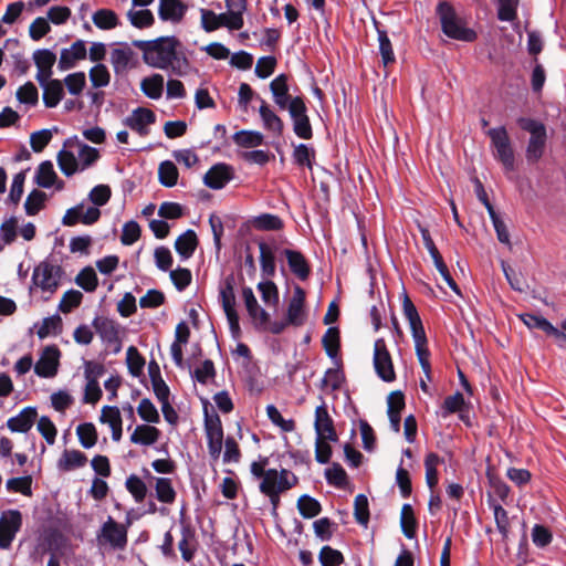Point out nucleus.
Wrapping results in <instances>:
<instances>
[{
	"label": "nucleus",
	"mask_w": 566,
	"mask_h": 566,
	"mask_svg": "<svg viewBox=\"0 0 566 566\" xmlns=\"http://www.w3.org/2000/svg\"><path fill=\"white\" fill-rule=\"evenodd\" d=\"M155 496L159 502L165 504L175 502L176 491L169 478H156Z\"/></svg>",
	"instance_id": "obj_53"
},
{
	"label": "nucleus",
	"mask_w": 566,
	"mask_h": 566,
	"mask_svg": "<svg viewBox=\"0 0 566 566\" xmlns=\"http://www.w3.org/2000/svg\"><path fill=\"white\" fill-rule=\"evenodd\" d=\"M92 326L101 337L102 342L111 347V354L117 355L120 353L123 345L119 337L118 325L113 319L101 317L96 314L92 321Z\"/></svg>",
	"instance_id": "obj_7"
},
{
	"label": "nucleus",
	"mask_w": 566,
	"mask_h": 566,
	"mask_svg": "<svg viewBox=\"0 0 566 566\" xmlns=\"http://www.w3.org/2000/svg\"><path fill=\"white\" fill-rule=\"evenodd\" d=\"M256 97L261 102L259 114L262 119L264 128L266 130L274 133L276 136H282L284 130L283 120L264 99H262L259 95H256Z\"/></svg>",
	"instance_id": "obj_27"
},
{
	"label": "nucleus",
	"mask_w": 566,
	"mask_h": 566,
	"mask_svg": "<svg viewBox=\"0 0 566 566\" xmlns=\"http://www.w3.org/2000/svg\"><path fill=\"white\" fill-rule=\"evenodd\" d=\"M48 199L49 196L44 191L40 189H32L27 196L23 205L25 214L29 217L36 216L42 209H44Z\"/></svg>",
	"instance_id": "obj_40"
},
{
	"label": "nucleus",
	"mask_w": 566,
	"mask_h": 566,
	"mask_svg": "<svg viewBox=\"0 0 566 566\" xmlns=\"http://www.w3.org/2000/svg\"><path fill=\"white\" fill-rule=\"evenodd\" d=\"M74 283L86 293H93L98 286V276L91 265H86L75 276Z\"/></svg>",
	"instance_id": "obj_45"
},
{
	"label": "nucleus",
	"mask_w": 566,
	"mask_h": 566,
	"mask_svg": "<svg viewBox=\"0 0 566 566\" xmlns=\"http://www.w3.org/2000/svg\"><path fill=\"white\" fill-rule=\"evenodd\" d=\"M463 406H465V398L461 391L457 390L444 399L439 415L442 418H448L461 410Z\"/></svg>",
	"instance_id": "obj_61"
},
{
	"label": "nucleus",
	"mask_w": 566,
	"mask_h": 566,
	"mask_svg": "<svg viewBox=\"0 0 566 566\" xmlns=\"http://www.w3.org/2000/svg\"><path fill=\"white\" fill-rule=\"evenodd\" d=\"M316 151L314 147L310 144L300 143L294 146V150L292 154L293 161L298 167H306L308 169L313 168L315 161Z\"/></svg>",
	"instance_id": "obj_39"
},
{
	"label": "nucleus",
	"mask_w": 566,
	"mask_h": 566,
	"mask_svg": "<svg viewBox=\"0 0 566 566\" xmlns=\"http://www.w3.org/2000/svg\"><path fill=\"white\" fill-rule=\"evenodd\" d=\"M436 14L439 18L441 31L447 38L465 43L474 42L478 39L476 31L467 25L465 19L459 15L450 2L439 1Z\"/></svg>",
	"instance_id": "obj_2"
},
{
	"label": "nucleus",
	"mask_w": 566,
	"mask_h": 566,
	"mask_svg": "<svg viewBox=\"0 0 566 566\" xmlns=\"http://www.w3.org/2000/svg\"><path fill=\"white\" fill-rule=\"evenodd\" d=\"M305 297V291L300 285H295L293 297L286 311V316H289V321L292 322L293 326H301L304 323Z\"/></svg>",
	"instance_id": "obj_22"
},
{
	"label": "nucleus",
	"mask_w": 566,
	"mask_h": 566,
	"mask_svg": "<svg viewBox=\"0 0 566 566\" xmlns=\"http://www.w3.org/2000/svg\"><path fill=\"white\" fill-rule=\"evenodd\" d=\"M235 276L233 273H229L222 281L219 287V302L222 307L237 306L235 300Z\"/></svg>",
	"instance_id": "obj_43"
},
{
	"label": "nucleus",
	"mask_w": 566,
	"mask_h": 566,
	"mask_svg": "<svg viewBox=\"0 0 566 566\" xmlns=\"http://www.w3.org/2000/svg\"><path fill=\"white\" fill-rule=\"evenodd\" d=\"M126 490L132 494L136 503H142L148 494V488L144 482L143 478L132 473L125 481Z\"/></svg>",
	"instance_id": "obj_50"
},
{
	"label": "nucleus",
	"mask_w": 566,
	"mask_h": 566,
	"mask_svg": "<svg viewBox=\"0 0 566 566\" xmlns=\"http://www.w3.org/2000/svg\"><path fill=\"white\" fill-rule=\"evenodd\" d=\"M179 170L172 160H163L158 166V181L166 188H172L178 184Z\"/></svg>",
	"instance_id": "obj_36"
},
{
	"label": "nucleus",
	"mask_w": 566,
	"mask_h": 566,
	"mask_svg": "<svg viewBox=\"0 0 566 566\" xmlns=\"http://www.w3.org/2000/svg\"><path fill=\"white\" fill-rule=\"evenodd\" d=\"M231 138L235 145L243 148H254L264 144V135L253 129L238 130Z\"/></svg>",
	"instance_id": "obj_34"
},
{
	"label": "nucleus",
	"mask_w": 566,
	"mask_h": 566,
	"mask_svg": "<svg viewBox=\"0 0 566 566\" xmlns=\"http://www.w3.org/2000/svg\"><path fill=\"white\" fill-rule=\"evenodd\" d=\"M151 424L153 423L147 422L137 424L129 437L130 442L143 447L155 444L158 441L161 432L157 427Z\"/></svg>",
	"instance_id": "obj_26"
},
{
	"label": "nucleus",
	"mask_w": 566,
	"mask_h": 566,
	"mask_svg": "<svg viewBox=\"0 0 566 566\" xmlns=\"http://www.w3.org/2000/svg\"><path fill=\"white\" fill-rule=\"evenodd\" d=\"M137 413L147 423L157 424L160 422V415L149 398H143L137 407Z\"/></svg>",
	"instance_id": "obj_63"
},
{
	"label": "nucleus",
	"mask_w": 566,
	"mask_h": 566,
	"mask_svg": "<svg viewBox=\"0 0 566 566\" xmlns=\"http://www.w3.org/2000/svg\"><path fill=\"white\" fill-rule=\"evenodd\" d=\"M97 541L99 545L107 543L113 549L123 551L127 546V528L108 516L97 533Z\"/></svg>",
	"instance_id": "obj_5"
},
{
	"label": "nucleus",
	"mask_w": 566,
	"mask_h": 566,
	"mask_svg": "<svg viewBox=\"0 0 566 566\" xmlns=\"http://www.w3.org/2000/svg\"><path fill=\"white\" fill-rule=\"evenodd\" d=\"M56 179L57 175L54 170L53 163L49 159L40 163L35 170L33 182L40 188L50 189L53 187Z\"/></svg>",
	"instance_id": "obj_32"
},
{
	"label": "nucleus",
	"mask_w": 566,
	"mask_h": 566,
	"mask_svg": "<svg viewBox=\"0 0 566 566\" xmlns=\"http://www.w3.org/2000/svg\"><path fill=\"white\" fill-rule=\"evenodd\" d=\"M323 348L335 365L340 363L338 352L340 348V335L338 326H329L322 337Z\"/></svg>",
	"instance_id": "obj_28"
},
{
	"label": "nucleus",
	"mask_w": 566,
	"mask_h": 566,
	"mask_svg": "<svg viewBox=\"0 0 566 566\" xmlns=\"http://www.w3.org/2000/svg\"><path fill=\"white\" fill-rule=\"evenodd\" d=\"M400 528L408 539H413L416 537L417 521L413 514V507L409 503H405L402 505L400 513Z\"/></svg>",
	"instance_id": "obj_46"
},
{
	"label": "nucleus",
	"mask_w": 566,
	"mask_h": 566,
	"mask_svg": "<svg viewBox=\"0 0 566 566\" xmlns=\"http://www.w3.org/2000/svg\"><path fill=\"white\" fill-rule=\"evenodd\" d=\"M354 517L359 525L364 527L368 526L370 517L369 501L367 495L364 493H359L355 496Z\"/></svg>",
	"instance_id": "obj_55"
},
{
	"label": "nucleus",
	"mask_w": 566,
	"mask_h": 566,
	"mask_svg": "<svg viewBox=\"0 0 566 566\" xmlns=\"http://www.w3.org/2000/svg\"><path fill=\"white\" fill-rule=\"evenodd\" d=\"M258 245L260 250L259 261L261 274L263 280H270V277L275 275L276 271L275 252L277 251V245L268 244L264 241H260Z\"/></svg>",
	"instance_id": "obj_20"
},
{
	"label": "nucleus",
	"mask_w": 566,
	"mask_h": 566,
	"mask_svg": "<svg viewBox=\"0 0 566 566\" xmlns=\"http://www.w3.org/2000/svg\"><path fill=\"white\" fill-rule=\"evenodd\" d=\"M203 411V428L207 440H223V427L220 416L207 398L201 399Z\"/></svg>",
	"instance_id": "obj_16"
},
{
	"label": "nucleus",
	"mask_w": 566,
	"mask_h": 566,
	"mask_svg": "<svg viewBox=\"0 0 566 566\" xmlns=\"http://www.w3.org/2000/svg\"><path fill=\"white\" fill-rule=\"evenodd\" d=\"M38 417V409L35 406H27L22 408L18 415L10 417L7 420L8 429L13 433L27 434L33 427Z\"/></svg>",
	"instance_id": "obj_17"
},
{
	"label": "nucleus",
	"mask_w": 566,
	"mask_h": 566,
	"mask_svg": "<svg viewBox=\"0 0 566 566\" xmlns=\"http://www.w3.org/2000/svg\"><path fill=\"white\" fill-rule=\"evenodd\" d=\"M101 157L99 149L93 146H90L85 143L81 144L78 147V172H82L90 167H92Z\"/></svg>",
	"instance_id": "obj_51"
},
{
	"label": "nucleus",
	"mask_w": 566,
	"mask_h": 566,
	"mask_svg": "<svg viewBox=\"0 0 566 566\" xmlns=\"http://www.w3.org/2000/svg\"><path fill=\"white\" fill-rule=\"evenodd\" d=\"M256 290L265 305L277 306L280 301L279 287L272 280L260 281Z\"/></svg>",
	"instance_id": "obj_52"
},
{
	"label": "nucleus",
	"mask_w": 566,
	"mask_h": 566,
	"mask_svg": "<svg viewBox=\"0 0 566 566\" xmlns=\"http://www.w3.org/2000/svg\"><path fill=\"white\" fill-rule=\"evenodd\" d=\"M235 177V170L232 165L227 163H216L203 175L202 182L212 190L223 189Z\"/></svg>",
	"instance_id": "obj_12"
},
{
	"label": "nucleus",
	"mask_w": 566,
	"mask_h": 566,
	"mask_svg": "<svg viewBox=\"0 0 566 566\" xmlns=\"http://www.w3.org/2000/svg\"><path fill=\"white\" fill-rule=\"evenodd\" d=\"M101 216L102 211L97 207L85 208V201H82L65 211L62 224L64 227H74L78 223L93 226L99 220Z\"/></svg>",
	"instance_id": "obj_11"
},
{
	"label": "nucleus",
	"mask_w": 566,
	"mask_h": 566,
	"mask_svg": "<svg viewBox=\"0 0 566 566\" xmlns=\"http://www.w3.org/2000/svg\"><path fill=\"white\" fill-rule=\"evenodd\" d=\"M419 231L421 233L423 244L428 250L437 271L440 273V275L442 276L443 281L448 284V286L457 295H461V289L450 274V271L447 264L444 263L440 252L438 251L429 230L426 227L419 226Z\"/></svg>",
	"instance_id": "obj_8"
},
{
	"label": "nucleus",
	"mask_w": 566,
	"mask_h": 566,
	"mask_svg": "<svg viewBox=\"0 0 566 566\" xmlns=\"http://www.w3.org/2000/svg\"><path fill=\"white\" fill-rule=\"evenodd\" d=\"M33 62L38 67L35 80H42L43 69L53 67L56 62V54L53 49H38L33 52Z\"/></svg>",
	"instance_id": "obj_47"
},
{
	"label": "nucleus",
	"mask_w": 566,
	"mask_h": 566,
	"mask_svg": "<svg viewBox=\"0 0 566 566\" xmlns=\"http://www.w3.org/2000/svg\"><path fill=\"white\" fill-rule=\"evenodd\" d=\"M42 88V102L46 108H55L65 96L64 85L61 80L43 83L40 81Z\"/></svg>",
	"instance_id": "obj_23"
},
{
	"label": "nucleus",
	"mask_w": 566,
	"mask_h": 566,
	"mask_svg": "<svg viewBox=\"0 0 566 566\" xmlns=\"http://www.w3.org/2000/svg\"><path fill=\"white\" fill-rule=\"evenodd\" d=\"M23 523L22 513L17 509H9L0 516V548L9 549L17 533Z\"/></svg>",
	"instance_id": "obj_9"
},
{
	"label": "nucleus",
	"mask_w": 566,
	"mask_h": 566,
	"mask_svg": "<svg viewBox=\"0 0 566 566\" xmlns=\"http://www.w3.org/2000/svg\"><path fill=\"white\" fill-rule=\"evenodd\" d=\"M87 57L86 41L76 40L69 48H63L60 52L57 67L61 71L74 69L78 61Z\"/></svg>",
	"instance_id": "obj_15"
},
{
	"label": "nucleus",
	"mask_w": 566,
	"mask_h": 566,
	"mask_svg": "<svg viewBox=\"0 0 566 566\" xmlns=\"http://www.w3.org/2000/svg\"><path fill=\"white\" fill-rule=\"evenodd\" d=\"M67 543L65 535L57 528L49 530L43 536V553L57 554Z\"/></svg>",
	"instance_id": "obj_37"
},
{
	"label": "nucleus",
	"mask_w": 566,
	"mask_h": 566,
	"mask_svg": "<svg viewBox=\"0 0 566 566\" xmlns=\"http://www.w3.org/2000/svg\"><path fill=\"white\" fill-rule=\"evenodd\" d=\"M319 399L322 403L315 408L314 429L316 437H318V439H323L324 429L332 428L334 426V420L328 413L323 396H319Z\"/></svg>",
	"instance_id": "obj_42"
},
{
	"label": "nucleus",
	"mask_w": 566,
	"mask_h": 566,
	"mask_svg": "<svg viewBox=\"0 0 566 566\" xmlns=\"http://www.w3.org/2000/svg\"><path fill=\"white\" fill-rule=\"evenodd\" d=\"M289 115L292 120L293 133L301 139H312L314 132L310 116L307 114V106L305 102L300 106L295 105L292 107Z\"/></svg>",
	"instance_id": "obj_13"
},
{
	"label": "nucleus",
	"mask_w": 566,
	"mask_h": 566,
	"mask_svg": "<svg viewBox=\"0 0 566 566\" xmlns=\"http://www.w3.org/2000/svg\"><path fill=\"white\" fill-rule=\"evenodd\" d=\"M15 98L20 104L28 106H36L39 103V91L31 81L25 82L15 92Z\"/></svg>",
	"instance_id": "obj_57"
},
{
	"label": "nucleus",
	"mask_w": 566,
	"mask_h": 566,
	"mask_svg": "<svg viewBox=\"0 0 566 566\" xmlns=\"http://www.w3.org/2000/svg\"><path fill=\"white\" fill-rule=\"evenodd\" d=\"M187 11L188 6L182 0H159L158 17L164 22L179 23Z\"/></svg>",
	"instance_id": "obj_18"
},
{
	"label": "nucleus",
	"mask_w": 566,
	"mask_h": 566,
	"mask_svg": "<svg viewBox=\"0 0 566 566\" xmlns=\"http://www.w3.org/2000/svg\"><path fill=\"white\" fill-rule=\"evenodd\" d=\"M387 416L390 428L394 432L400 431L401 415L400 411L405 407V395L401 390L391 391L387 398Z\"/></svg>",
	"instance_id": "obj_21"
},
{
	"label": "nucleus",
	"mask_w": 566,
	"mask_h": 566,
	"mask_svg": "<svg viewBox=\"0 0 566 566\" xmlns=\"http://www.w3.org/2000/svg\"><path fill=\"white\" fill-rule=\"evenodd\" d=\"M126 365L128 373L136 378H140L139 381L142 385L146 386V378L144 375V368L146 365V360L144 356L139 353V350L135 346H129L126 352Z\"/></svg>",
	"instance_id": "obj_30"
},
{
	"label": "nucleus",
	"mask_w": 566,
	"mask_h": 566,
	"mask_svg": "<svg viewBox=\"0 0 566 566\" xmlns=\"http://www.w3.org/2000/svg\"><path fill=\"white\" fill-rule=\"evenodd\" d=\"M488 136L491 139V145L494 148V157L503 166V170L507 174L515 170V154L512 140L504 125L490 128Z\"/></svg>",
	"instance_id": "obj_3"
},
{
	"label": "nucleus",
	"mask_w": 566,
	"mask_h": 566,
	"mask_svg": "<svg viewBox=\"0 0 566 566\" xmlns=\"http://www.w3.org/2000/svg\"><path fill=\"white\" fill-rule=\"evenodd\" d=\"M516 124L522 130L530 134V140L547 144V128L543 122L526 116H520L516 119Z\"/></svg>",
	"instance_id": "obj_25"
},
{
	"label": "nucleus",
	"mask_w": 566,
	"mask_h": 566,
	"mask_svg": "<svg viewBox=\"0 0 566 566\" xmlns=\"http://www.w3.org/2000/svg\"><path fill=\"white\" fill-rule=\"evenodd\" d=\"M118 45L120 46L113 49L111 53V63L116 74L125 72L135 55L126 42H119Z\"/></svg>",
	"instance_id": "obj_31"
},
{
	"label": "nucleus",
	"mask_w": 566,
	"mask_h": 566,
	"mask_svg": "<svg viewBox=\"0 0 566 566\" xmlns=\"http://www.w3.org/2000/svg\"><path fill=\"white\" fill-rule=\"evenodd\" d=\"M76 436L82 448L92 449L98 438L97 429L93 422H82L76 427Z\"/></svg>",
	"instance_id": "obj_48"
},
{
	"label": "nucleus",
	"mask_w": 566,
	"mask_h": 566,
	"mask_svg": "<svg viewBox=\"0 0 566 566\" xmlns=\"http://www.w3.org/2000/svg\"><path fill=\"white\" fill-rule=\"evenodd\" d=\"M61 350L55 344L46 345L33 366L34 374L40 378H53L60 367Z\"/></svg>",
	"instance_id": "obj_10"
},
{
	"label": "nucleus",
	"mask_w": 566,
	"mask_h": 566,
	"mask_svg": "<svg viewBox=\"0 0 566 566\" xmlns=\"http://www.w3.org/2000/svg\"><path fill=\"white\" fill-rule=\"evenodd\" d=\"M198 243L199 240L197 233L192 229H187L181 234H179L175 241V250L180 256V260H189L193 255Z\"/></svg>",
	"instance_id": "obj_24"
},
{
	"label": "nucleus",
	"mask_w": 566,
	"mask_h": 566,
	"mask_svg": "<svg viewBox=\"0 0 566 566\" xmlns=\"http://www.w3.org/2000/svg\"><path fill=\"white\" fill-rule=\"evenodd\" d=\"M156 123V114L146 107L138 106L133 109L132 114L127 116L123 124L132 130L145 136L149 133L148 126Z\"/></svg>",
	"instance_id": "obj_14"
},
{
	"label": "nucleus",
	"mask_w": 566,
	"mask_h": 566,
	"mask_svg": "<svg viewBox=\"0 0 566 566\" xmlns=\"http://www.w3.org/2000/svg\"><path fill=\"white\" fill-rule=\"evenodd\" d=\"M324 475L327 484L337 489H344L348 482L347 473L338 462H333L331 467L326 468Z\"/></svg>",
	"instance_id": "obj_54"
},
{
	"label": "nucleus",
	"mask_w": 566,
	"mask_h": 566,
	"mask_svg": "<svg viewBox=\"0 0 566 566\" xmlns=\"http://www.w3.org/2000/svg\"><path fill=\"white\" fill-rule=\"evenodd\" d=\"M91 84L94 88L106 87L111 82L108 67L103 63H97L88 72Z\"/></svg>",
	"instance_id": "obj_60"
},
{
	"label": "nucleus",
	"mask_w": 566,
	"mask_h": 566,
	"mask_svg": "<svg viewBox=\"0 0 566 566\" xmlns=\"http://www.w3.org/2000/svg\"><path fill=\"white\" fill-rule=\"evenodd\" d=\"M62 317L59 313L43 318L42 325L38 329L36 334L40 339L46 338L49 335H57L62 332Z\"/></svg>",
	"instance_id": "obj_59"
},
{
	"label": "nucleus",
	"mask_w": 566,
	"mask_h": 566,
	"mask_svg": "<svg viewBox=\"0 0 566 566\" xmlns=\"http://www.w3.org/2000/svg\"><path fill=\"white\" fill-rule=\"evenodd\" d=\"M247 223L260 231H280L284 228V221L282 218L270 212L253 216Z\"/></svg>",
	"instance_id": "obj_29"
},
{
	"label": "nucleus",
	"mask_w": 566,
	"mask_h": 566,
	"mask_svg": "<svg viewBox=\"0 0 566 566\" xmlns=\"http://www.w3.org/2000/svg\"><path fill=\"white\" fill-rule=\"evenodd\" d=\"M93 23L101 30H112L120 25V20L111 9H98L92 15Z\"/></svg>",
	"instance_id": "obj_44"
},
{
	"label": "nucleus",
	"mask_w": 566,
	"mask_h": 566,
	"mask_svg": "<svg viewBox=\"0 0 566 566\" xmlns=\"http://www.w3.org/2000/svg\"><path fill=\"white\" fill-rule=\"evenodd\" d=\"M297 511L303 518L310 520L322 512L321 502L310 494H302L296 503Z\"/></svg>",
	"instance_id": "obj_41"
},
{
	"label": "nucleus",
	"mask_w": 566,
	"mask_h": 566,
	"mask_svg": "<svg viewBox=\"0 0 566 566\" xmlns=\"http://www.w3.org/2000/svg\"><path fill=\"white\" fill-rule=\"evenodd\" d=\"M318 562L322 566H337L342 565L345 558L340 551L329 545H324L319 551Z\"/></svg>",
	"instance_id": "obj_64"
},
{
	"label": "nucleus",
	"mask_w": 566,
	"mask_h": 566,
	"mask_svg": "<svg viewBox=\"0 0 566 566\" xmlns=\"http://www.w3.org/2000/svg\"><path fill=\"white\" fill-rule=\"evenodd\" d=\"M132 45L142 51L145 64L168 71L176 60V49L181 46V42L176 35H160L151 40H133Z\"/></svg>",
	"instance_id": "obj_1"
},
{
	"label": "nucleus",
	"mask_w": 566,
	"mask_h": 566,
	"mask_svg": "<svg viewBox=\"0 0 566 566\" xmlns=\"http://www.w3.org/2000/svg\"><path fill=\"white\" fill-rule=\"evenodd\" d=\"M64 270L59 264H53L49 258L40 262L33 270L32 284L40 287L43 292L53 294L59 285Z\"/></svg>",
	"instance_id": "obj_4"
},
{
	"label": "nucleus",
	"mask_w": 566,
	"mask_h": 566,
	"mask_svg": "<svg viewBox=\"0 0 566 566\" xmlns=\"http://www.w3.org/2000/svg\"><path fill=\"white\" fill-rule=\"evenodd\" d=\"M142 92L150 99H159L164 91V76L159 73L144 77L140 82Z\"/></svg>",
	"instance_id": "obj_38"
},
{
	"label": "nucleus",
	"mask_w": 566,
	"mask_h": 566,
	"mask_svg": "<svg viewBox=\"0 0 566 566\" xmlns=\"http://www.w3.org/2000/svg\"><path fill=\"white\" fill-rule=\"evenodd\" d=\"M281 254L286 258L289 269L295 276L301 281L308 279L311 266L305 255L300 250L283 249Z\"/></svg>",
	"instance_id": "obj_19"
},
{
	"label": "nucleus",
	"mask_w": 566,
	"mask_h": 566,
	"mask_svg": "<svg viewBox=\"0 0 566 566\" xmlns=\"http://www.w3.org/2000/svg\"><path fill=\"white\" fill-rule=\"evenodd\" d=\"M18 226L19 220L15 216H10L4 219V221L0 226V252L3 250L4 245L12 244L18 237Z\"/></svg>",
	"instance_id": "obj_49"
},
{
	"label": "nucleus",
	"mask_w": 566,
	"mask_h": 566,
	"mask_svg": "<svg viewBox=\"0 0 566 566\" xmlns=\"http://www.w3.org/2000/svg\"><path fill=\"white\" fill-rule=\"evenodd\" d=\"M86 462L87 457L82 451L65 449L57 461V469L69 472L85 465Z\"/></svg>",
	"instance_id": "obj_33"
},
{
	"label": "nucleus",
	"mask_w": 566,
	"mask_h": 566,
	"mask_svg": "<svg viewBox=\"0 0 566 566\" xmlns=\"http://www.w3.org/2000/svg\"><path fill=\"white\" fill-rule=\"evenodd\" d=\"M62 82L64 90L66 88L71 95L78 96L86 86V74L83 71L70 73Z\"/></svg>",
	"instance_id": "obj_58"
},
{
	"label": "nucleus",
	"mask_w": 566,
	"mask_h": 566,
	"mask_svg": "<svg viewBox=\"0 0 566 566\" xmlns=\"http://www.w3.org/2000/svg\"><path fill=\"white\" fill-rule=\"evenodd\" d=\"M30 170V167L19 171L12 178L10 191L7 198V202L10 205H18L21 200V197L24 191V182L27 178V174Z\"/></svg>",
	"instance_id": "obj_56"
},
{
	"label": "nucleus",
	"mask_w": 566,
	"mask_h": 566,
	"mask_svg": "<svg viewBox=\"0 0 566 566\" xmlns=\"http://www.w3.org/2000/svg\"><path fill=\"white\" fill-rule=\"evenodd\" d=\"M127 19L136 29H146L155 23V17L149 9H142L137 11L132 9L127 12Z\"/></svg>",
	"instance_id": "obj_62"
},
{
	"label": "nucleus",
	"mask_w": 566,
	"mask_h": 566,
	"mask_svg": "<svg viewBox=\"0 0 566 566\" xmlns=\"http://www.w3.org/2000/svg\"><path fill=\"white\" fill-rule=\"evenodd\" d=\"M56 163L61 172L67 178L78 172V158L70 149L62 148L57 153Z\"/></svg>",
	"instance_id": "obj_35"
},
{
	"label": "nucleus",
	"mask_w": 566,
	"mask_h": 566,
	"mask_svg": "<svg viewBox=\"0 0 566 566\" xmlns=\"http://www.w3.org/2000/svg\"><path fill=\"white\" fill-rule=\"evenodd\" d=\"M373 365L376 375L385 382H392L396 373L391 355L384 338H377L374 344Z\"/></svg>",
	"instance_id": "obj_6"
}]
</instances>
